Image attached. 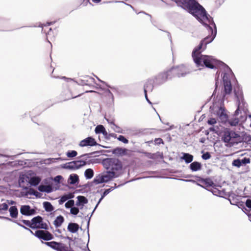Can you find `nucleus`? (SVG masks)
Here are the masks:
<instances>
[{
	"label": "nucleus",
	"instance_id": "nucleus-1",
	"mask_svg": "<svg viewBox=\"0 0 251 251\" xmlns=\"http://www.w3.org/2000/svg\"><path fill=\"white\" fill-rule=\"evenodd\" d=\"M177 3L182 4L184 8L195 16L201 23L205 25L211 30L212 36L207 37L201 41L199 46L195 48L192 52V55L195 63L198 67L203 66L213 69L217 67L218 61L214 59L212 56L204 55L201 54L203 45H206L211 42L215 38L216 34V27L213 20L209 18L205 9L195 0H174ZM205 47L203 49L204 50Z\"/></svg>",
	"mask_w": 251,
	"mask_h": 251
},
{
	"label": "nucleus",
	"instance_id": "nucleus-2",
	"mask_svg": "<svg viewBox=\"0 0 251 251\" xmlns=\"http://www.w3.org/2000/svg\"><path fill=\"white\" fill-rule=\"evenodd\" d=\"M238 101V108L236 110L234 117L229 121V124L232 126L237 125L239 122L244 121L246 119V112L247 111V105L244 101L242 93L239 92L235 93Z\"/></svg>",
	"mask_w": 251,
	"mask_h": 251
},
{
	"label": "nucleus",
	"instance_id": "nucleus-3",
	"mask_svg": "<svg viewBox=\"0 0 251 251\" xmlns=\"http://www.w3.org/2000/svg\"><path fill=\"white\" fill-rule=\"evenodd\" d=\"M103 165L106 169H109L110 172H114L118 177L121 173L122 165L121 162L115 158H107L103 161Z\"/></svg>",
	"mask_w": 251,
	"mask_h": 251
},
{
	"label": "nucleus",
	"instance_id": "nucleus-4",
	"mask_svg": "<svg viewBox=\"0 0 251 251\" xmlns=\"http://www.w3.org/2000/svg\"><path fill=\"white\" fill-rule=\"evenodd\" d=\"M222 139L225 143L232 145L239 141L240 136L234 131L226 129L224 132Z\"/></svg>",
	"mask_w": 251,
	"mask_h": 251
},
{
	"label": "nucleus",
	"instance_id": "nucleus-5",
	"mask_svg": "<svg viewBox=\"0 0 251 251\" xmlns=\"http://www.w3.org/2000/svg\"><path fill=\"white\" fill-rule=\"evenodd\" d=\"M116 176L114 172L108 171L96 176L94 179V182L96 184L107 182L112 178L117 177Z\"/></svg>",
	"mask_w": 251,
	"mask_h": 251
},
{
	"label": "nucleus",
	"instance_id": "nucleus-6",
	"mask_svg": "<svg viewBox=\"0 0 251 251\" xmlns=\"http://www.w3.org/2000/svg\"><path fill=\"white\" fill-rule=\"evenodd\" d=\"M23 227L29 230L32 234H34L36 237L40 239H42L45 240H50L53 239V235L49 232L45 230H37L35 233L30 229L23 226Z\"/></svg>",
	"mask_w": 251,
	"mask_h": 251
},
{
	"label": "nucleus",
	"instance_id": "nucleus-7",
	"mask_svg": "<svg viewBox=\"0 0 251 251\" xmlns=\"http://www.w3.org/2000/svg\"><path fill=\"white\" fill-rule=\"evenodd\" d=\"M30 223H31L32 228H47V224L43 222L42 218L39 216L33 218L30 221Z\"/></svg>",
	"mask_w": 251,
	"mask_h": 251
},
{
	"label": "nucleus",
	"instance_id": "nucleus-8",
	"mask_svg": "<svg viewBox=\"0 0 251 251\" xmlns=\"http://www.w3.org/2000/svg\"><path fill=\"white\" fill-rule=\"evenodd\" d=\"M44 244L57 251H68L67 246L61 243L52 241L45 242Z\"/></svg>",
	"mask_w": 251,
	"mask_h": 251
},
{
	"label": "nucleus",
	"instance_id": "nucleus-9",
	"mask_svg": "<svg viewBox=\"0 0 251 251\" xmlns=\"http://www.w3.org/2000/svg\"><path fill=\"white\" fill-rule=\"evenodd\" d=\"M214 113L219 117L222 122H226L227 120V115L225 112L224 108L222 107H218L214 110Z\"/></svg>",
	"mask_w": 251,
	"mask_h": 251
},
{
	"label": "nucleus",
	"instance_id": "nucleus-10",
	"mask_svg": "<svg viewBox=\"0 0 251 251\" xmlns=\"http://www.w3.org/2000/svg\"><path fill=\"white\" fill-rule=\"evenodd\" d=\"M20 212L24 215L30 216L35 214V210L31 208L29 205H22L20 208Z\"/></svg>",
	"mask_w": 251,
	"mask_h": 251
},
{
	"label": "nucleus",
	"instance_id": "nucleus-11",
	"mask_svg": "<svg viewBox=\"0 0 251 251\" xmlns=\"http://www.w3.org/2000/svg\"><path fill=\"white\" fill-rule=\"evenodd\" d=\"M96 142L94 138L92 137H88L82 140L79 143V146L81 147L87 146H93L96 145Z\"/></svg>",
	"mask_w": 251,
	"mask_h": 251
},
{
	"label": "nucleus",
	"instance_id": "nucleus-12",
	"mask_svg": "<svg viewBox=\"0 0 251 251\" xmlns=\"http://www.w3.org/2000/svg\"><path fill=\"white\" fill-rule=\"evenodd\" d=\"M84 165V162L76 161V162H71L68 164H65L63 168L66 169H77L78 166H82Z\"/></svg>",
	"mask_w": 251,
	"mask_h": 251
},
{
	"label": "nucleus",
	"instance_id": "nucleus-13",
	"mask_svg": "<svg viewBox=\"0 0 251 251\" xmlns=\"http://www.w3.org/2000/svg\"><path fill=\"white\" fill-rule=\"evenodd\" d=\"M225 91L226 94H229L232 90L231 83L226 75L223 76Z\"/></svg>",
	"mask_w": 251,
	"mask_h": 251
},
{
	"label": "nucleus",
	"instance_id": "nucleus-14",
	"mask_svg": "<svg viewBox=\"0 0 251 251\" xmlns=\"http://www.w3.org/2000/svg\"><path fill=\"white\" fill-rule=\"evenodd\" d=\"M77 201L76 202V205L80 207V209L82 208V207L85 204L88 202L87 199L84 196H79L77 197Z\"/></svg>",
	"mask_w": 251,
	"mask_h": 251
},
{
	"label": "nucleus",
	"instance_id": "nucleus-15",
	"mask_svg": "<svg viewBox=\"0 0 251 251\" xmlns=\"http://www.w3.org/2000/svg\"><path fill=\"white\" fill-rule=\"evenodd\" d=\"M128 150L125 148H117L113 151V153L119 156H123L126 155Z\"/></svg>",
	"mask_w": 251,
	"mask_h": 251
},
{
	"label": "nucleus",
	"instance_id": "nucleus-16",
	"mask_svg": "<svg viewBox=\"0 0 251 251\" xmlns=\"http://www.w3.org/2000/svg\"><path fill=\"white\" fill-rule=\"evenodd\" d=\"M26 181L29 182L31 185L33 186L37 185L41 181V178L38 176H32L30 178H27Z\"/></svg>",
	"mask_w": 251,
	"mask_h": 251
},
{
	"label": "nucleus",
	"instance_id": "nucleus-17",
	"mask_svg": "<svg viewBox=\"0 0 251 251\" xmlns=\"http://www.w3.org/2000/svg\"><path fill=\"white\" fill-rule=\"evenodd\" d=\"M78 176L76 174H73L70 175L68 179V182L71 184H75L78 182Z\"/></svg>",
	"mask_w": 251,
	"mask_h": 251
},
{
	"label": "nucleus",
	"instance_id": "nucleus-18",
	"mask_svg": "<svg viewBox=\"0 0 251 251\" xmlns=\"http://www.w3.org/2000/svg\"><path fill=\"white\" fill-rule=\"evenodd\" d=\"M32 174V172L29 171L26 174L21 175L19 180L20 185H22V183L26 182V179H28V176H31Z\"/></svg>",
	"mask_w": 251,
	"mask_h": 251
},
{
	"label": "nucleus",
	"instance_id": "nucleus-19",
	"mask_svg": "<svg viewBox=\"0 0 251 251\" xmlns=\"http://www.w3.org/2000/svg\"><path fill=\"white\" fill-rule=\"evenodd\" d=\"M201 164L198 162H194L191 163L190 165L191 170L193 171H198L201 169Z\"/></svg>",
	"mask_w": 251,
	"mask_h": 251
},
{
	"label": "nucleus",
	"instance_id": "nucleus-20",
	"mask_svg": "<svg viewBox=\"0 0 251 251\" xmlns=\"http://www.w3.org/2000/svg\"><path fill=\"white\" fill-rule=\"evenodd\" d=\"M78 228V225L75 223H70L68 226V230L72 233L77 232Z\"/></svg>",
	"mask_w": 251,
	"mask_h": 251
},
{
	"label": "nucleus",
	"instance_id": "nucleus-21",
	"mask_svg": "<svg viewBox=\"0 0 251 251\" xmlns=\"http://www.w3.org/2000/svg\"><path fill=\"white\" fill-rule=\"evenodd\" d=\"M9 212L10 216L13 218H16L18 216V209L15 206H13L10 207Z\"/></svg>",
	"mask_w": 251,
	"mask_h": 251
},
{
	"label": "nucleus",
	"instance_id": "nucleus-22",
	"mask_svg": "<svg viewBox=\"0 0 251 251\" xmlns=\"http://www.w3.org/2000/svg\"><path fill=\"white\" fill-rule=\"evenodd\" d=\"M74 195L72 193H69L68 194L65 195L61 197L59 201V203L60 204H62L68 200L72 199Z\"/></svg>",
	"mask_w": 251,
	"mask_h": 251
},
{
	"label": "nucleus",
	"instance_id": "nucleus-23",
	"mask_svg": "<svg viewBox=\"0 0 251 251\" xmlns=\"http://www.w3.org/2000/svg\"><path fill=\"white\" fill-rule=\"evenodd\" d=\"M38 190L41 192L50 193L52 191V187L49 185H40Z\"/></svg>",
	"mask_w": 251,
	"mask_h": 251
},
{
	"label": "nucleus",
	"instance_id": "nucleus-24",
	"mask_svg": "<svg viewBox=\"0 0 251 251\" xmlns=\"http://www.w3.org/2000/svg\"><path fill=\"white\" fill-rule=\"evenodd\" d=\"M95 132L96 133H102L103 135H106L107 132L104 126L102 125H99L95 128Z\"/></svg>",
	"mask_w": 251,
	"mask_h": 251
},
{
	"label": "nucleus",
	"instance_id": "nucleus-25",
	"mask_svg": "<svg viewBox=\"0 0 251 251\" xmlns=\"http://www.w3.org/2000/svg\"><path fill=\"white\" fill-rule=\"evenodd\" d=\"M64 222V218L62 216H58L54 221V225L56 227L60 226Z\"/></svg>",
	"mask_w": 251,
	"mask_h": 251
},
{
	"label": "nucleus",
	"instance_id": "nucleus-26",
	"mask_svg": "<svg viewBox=\"0 0 251 251\" xmlns=\"http://www.w3.org/2000/svg\"><path fill=\"white\" fill-rule=\"evenodd\" d=\"M181 158L184 159L186 163H189L192 161L193 156L189 153H184Z\"/></svg>",
	"mask_w": 251,
	"mask_h": 251
},
{
	"label": "nucleus",
	"instance_id": "nucleus-27",
	"mask_svg": "<svg viewBox=\"0 0 251 251\" xmlns=\"http://www.w3.org/2000/svg\"><path fill=\"white\" fill-rule=\"evenodd\" d=\"M44 207L45 210L48 212H51L53 210V207L49 202L46 201L43 203Z\"/></svg>",
	"mask_w": 251,
	"mask_h": 251
},
{
	"label": "nucleus",
	"instance_id": "nucleus-28",
	"mask_svg": "<svg viewBox=\"0 0 251 251\" xmlns=\"http://www.w3.org/2000/svg\"><path fill=\"white\" fill-rule=\"evenodd\" d=\"M94 176V172L91 169H88L85 172V176L87 179L91 178Z\"/></svg>",
	"mask_w": 251,
	"mask_h": 251
},
{
	"label": "nucleus",
	"instance_id": "nucleus-29",
	"mask_svg": "<svg viewBox=\"0 0 251 251\" xmlns=\"http://www.w3.org/2000/svg\"><path fill=\"white\" fill-rule=\"evenodd\" d=\"M77 153L75 151H70L66 153V155L68 157L72 158L75 157L77 155Z\"/></svg>",
	"mask_w": 251,
	"mask_h": 251
},
{
	"label": "nucleus",
	"instance_id": "nucleus-30",
	"mask_svg": "<svg viewBox=\"0 0 251 251\" xmlns=\"http://www.w3.org/2000/svg\"><path fill=\"white\" fill-rule=\"evenodd\" d=\"M109 192V189H107V190H106L103 194V195L102 196L101 198L100 199V200H99L98 203H97V204L96 205V207H95L94 209L93 210L91 215V216L92 215L93 213H94V211L95 210V209H96V208L97 207L98 204L100 203V201L102 200V199L106 195H107Z\"/></svg>",
	"mask_w": 251,
	"mask_h": 251
},
{
	"label": "nucleus",
	"instance_id": "nucleus-31",
	"mask_svg": "<svg viewBox=\"0 0 251 251\" xmlns=\"http://www.w3.org/2000/svg\"><path fill=\"white\" fill-rule=\"evenodd\" d=\"M74 204H75L74 201L71 200H69V201H68L65 203V205L67 208H71L72 207H74Z\"/></svg>",
	"mask_w": 251,
	"mask_h": 251
},
{
	"label": "nucleus",
	"instance_id": "nucleus-32",
	"mask_svg": "<svg viewBox=\"0 0 251 251\" xmlns=\"http://www.w3.org/2000/svg\"><path fill=\"white\" fill-rule=\"evenodd\" d=\"M8 209V204L6 202L0 204V212L2 211H6Z\"/></svg>",
	"mask_w": 251,
	"mask_h": 251
},
{
	"label": "nucleus",
	"instance_id": "nucleus-33",
	"mask_svg": "<svg viewBox=\"0 0 251 251\" xmlns=\"http://www.w3.org/2000/svg\"><path fill=\"white\" fill-rule=\"evenodd\" d=\"M70 212L73 215H76L79 212V209L76 207H73L70 209Z\"/></svg>",
	"mask_w": 251,
	"mask_h": 251
},
{
	"label": "nucleus",
	"instance_id": "nucleus-34",
	"mask_svg": "<svg viewBox=\"0 0 251 251\" xmlns=\"http://www.w3.org/2000/svg\"><path fill=\"white\" fill-rule=\"evenodd\" d=\"M118 139L123 142L125 144H127L128 143V141L127 139H126L124 136H122V135H120L118 137Z\"/></svg>",
	"mask_w": 251,
	"mask_h": 251
},
{
	"label": "nucleus",
	"instance_id": "nucleus-35",
	"mask_svg": "<svg viewBox=\"0 0 251 251\" xmlns=\"http://www.w3.org/2000/svg\"><path fill=\"white\" fill-rule=\"evenodd\" d=\"M217 123V121L215 118H210L208 121L207 123L210 125H214Z\"/></svg>",
	"mask_w": 251,
	"mask_h": 251
},
{
	"label": "nucleus",
	"instance_id": "nucleus-36",
	"mask_svg": "<svg viewBox=\"0 0 251 251\" xmlns=\"http://www.w3.org/2000/svg\"><path fill=\"white\" fill-rule=\"evenodd\" d=\"M240 161H241L242 165H245L246 164L250 163V159L249 158H244L242 159H240Z\"/></svg>",
	"mask_w": 251,
	"mask_h": 251
},
{
	"label": "nucleus",
	"instance_id": "nucleus-37",
	"mask_svg": "<svg viewBox=\"0 0 251 251\" xmlns=\"http://www.w3.org/2000/svg\"><path fill=\"white\" fill-rule=\"evenodd\" d=\"M233 165L235 166H237V167H240V166H242V164H241L240 159H237V160H234L233 162Z\"/></svg>",
	"mask_w": 251,
	"mask_h": 251
},
{
	"label": "nucleus",
	"instance_id": "nucleus-38",
	"mask_svg": "<svg viewBox=\"0 0 251 251\" xmlns=\"http://www.w3.org/2000/svg\"><path fill=\"white\" fill-rule=\"evenodd\" d=\"M210 156H211L208 152H206L202 155V158L204 160H206L209 159Z\"/></svg>",
	"mask_w": 251,
	"mask_h": 251
},
{
	"label": "nucleus",
	"instance_id": "nucleus-39",
	"mask_svg": "<svg viewBox=\"0 0 251 251\" xmlns=\"http://www.w3.org/2000/svg\"><path fill=\"white\" fill-rule=\"evenodd\" d=\"M50 161V163H54L56 162V160H63L61 158H50L48 159Z\"/></svg>",
	"mask_w": 251,
	"mask_h": 251
},
{
	"label": "nucleus",
	"instance_id": "nucleus-40",
	"mask_svg": "<svg viewBox=\"0 0 251 251\" xmlns=\"http://www.w3.org/2000/svg\"><path fill=\"white\" fill-rule=\"evenodd\" d=\"M63 179V177L61 176H55L54 178V180L55 182H59L61 179Z\"/></svg>",
	"mask_w": 251,
	"mask_h": 251
},
{
	"label": "nucleus",
	"instance_id": "nucleus-41",
	"mask_svg": "<svg viewBox=\"0 0 251 251\" xmlns=\"http://www.w3.org/2000/svg\"><path fill=\"white\" fill-rule=\"evenodd\" d=\"M30 192L31 194L36 196V197H40V194L38 192L34 190H30Z\"/></svg>",
	"mask_w": 251,
	"mask_h": 251
},
{
	"label": "nucleus",
	"instance_id": "nucleus-42",
	"mask_svg": "<svg viewBox=\"0 0 251 251\" xmlns=\"http://www.w3.org/2000/svg\"><path fill=\"white\" fill-rule=\"evenodd\" d=\"M30 192L31 194L36 196V197H40V194L38 192L34 190H30Z\"/></svg>",
	"mask_w": 251,
	"mask_h": 251
},
{
	"label": "nucleus",
	"instance_id": "nucleus-43",
	"mask_svg": "<svg viewBox=\"0 0 251 251\" xmlns=\"http://www.w3.org/2000/svg\"><path fill=\"white\" fill-rule=\"evenodd\" d=\"M22 222L25 225L29 226L31 228V223H30V221L23 220Z\"/></svg>",
	"mask_w": 251,
	"mask_h": 251
},
{
	"label": "nucleus",
	"instance_id": "nucleus-44",
	"mask_svg": "<svg viewBox=\"0 0 251 251\" xmlns=\"http://www.w3.org/2000/svg\"><path fill=\"white\" fill-rule=\"evenodd\" d=\"M204 184L207 186H211L213 184V182L208 179H206L204 181Z\"/></svg>",
	"mask_w": 251,
	"mask_h": 251
},
{
	"label": "nucleus",
	"instance_id": "nucleus-45",
	"mask_svg": "<svg viewBox=\"0 0 251 251\" xmlns=\"http://www.w3.org/2000/svg\"><path fill=\"white\" fill-rule=\"evenodd\" d=\"M5 202L6 204H8V207L10 205H13V204H15L16 203L15 201H12V200H7V201H6Z\"/></svg>",
	"mask_w": 251,
	"mask_h": 251
},
{
	"label": "nucleus",
	"instance_id": "nucleus-46",
	"mask_svg": "<svg viewBox=\"0 0 251 251\" xmlns=\"http://www.w3.org/2000/svg\"><path fill=\"white\" fill-rule=\"evenodd\" d=\"M246 205L248 207L251 208V200H247V201L246 202Z\"/></svg>",
	"mask_w": 251,
	"mask_h": 251
},
{
	"label": "nucleus",
	"instance_id": "nucleus-47",
	"mask_svg": "<svg viewBox=\"0 0 251 251\" xmlns=\"http://www.w3.org/2000/svg\"><path fill=\"white\" fill-rule=\"evenodd\" d=\"M147 84H146L144 86V92H145V97H146V99L148 101H149V100L148 99V98L147 97Z\"/></svg>",
	"mask_w": 251,
	"mask_h": 251
},
{
	"label": "nucleus",
	"instance_id": "nucleus-48",
	"mask_svg": "<svg viewBox=\"0 0 251 251\" xmlns=\"http://www.w3.org/2000/svg\"><path fill=\"white\" fill-rule=\"evenodd\" d=\"M115 131L119 133H123V131L119 127H116V128L114 129Z\"/></svg>",
	"mask_w": 251,
	"mask_h": 251
},
{
	"label": "nucleus",
	"instance_id": "nucleus-49",
	"mask_svg": "<svg viewBox=\"0 0 251 251\" xmlns=\"http://www.w3.org/2000/svg\"><path fill=\"white\" fill-rule=\"evenodd\" d=\"M155 142L156 143H160L161 142H162V139H157L155 140Z\"/></svg>",
	"mask_w": 251,
	"mask_h": 251
},
{
	"label": "nucleus",
	"instance_id": "nucleus-50",
	"mask_svg": "<svg viewBox=\"0 0 251 251\" xmlns=\"http://www.w3.org/2000/svg\"><path fill=\"white\" fill-rule=\"evenodd\" d=\"M101 0H92L93 2L95 3H99L100 2Z\"/></svg>",
	"mask_w": 251,
	"mask_h": 251
},
{
	"label": "nucleus",
	"instance_id": "nucleus-51",
	"mask_svg": "<svg viewBox=\"0 0 251 251\" xmlns=\"http://www.w3.org/2000/svg\"><path fill=\"white\" fill-rule=\"evenodd\" d=\"M186 74V73H185V74H183V73H182V74H181V75H180V74H178V76H183V75H185Z\"/></svg>",
	"mask_w": 251,
	"mask_h": 251
},
{
	"label": "nucleus",
	"instance_id": "nucleus-52",
	"mask_svg": "<svg viewBox=\"0 0 251 251\" xmlns=\"http://www.w3.org/2000/svg\"><path fill=\"white\" fill-rule=\"evenodd\" d=\"M184 69H185V68H184V66H182L180 67V69L181 70H184Z\"/></svg>",
	"mask_w": 251,
	"mask_h": 251
},
{
	"label": "nucleus",
	"instance_id": "nucleus-53",
	"mask_svg": "<svg viewBox=\"0 0 251 251\" xmlns=\"http://www.w3.org/2000/svg\"><path fill=\"white\" fill-rule=\"evenodd\" d=\"M209 129L211 130V131H214L215 130V129L214 128V127H210L209 128Z\"/></svg>",
	"mask_w": 251,
	"mask_h": 251
},
{
	"label": "nucleus",
	"instance_id": "nucleus-54",
	"mask_svg": "<svg viewBox=\"0 0 251 251\" xmlns=\"http://www.w3.org/2000/svg\"><path fill=\"white\" fill-rule=\"evenodd\" d=\"M77 97V96H72V97H71V98H76V97Z\"/></svg>",
	"mask_w": 251,
	"mask_h": 251
},
{
	"label": "nucleus",
	"instance_id": "nucleus-55",
	"mask_svg": "<svg viewBox=\"0 0 251 251\" xmlns=\"http://www.w3.org/2000/svg\"><path fill=\"white\" fill-rule=\"evenodd\" d=\"M108 93H109L111 95H112V93L110 92V91H108Z\"/></svg>",
	"mask_w": 251,
	"mask_h": 251
},
{
	"label": "nucleus",
	"instance_id": "nucleus-56",
	"mask_svg": "<svg viewBox=\"0 0 251 251\" xmlns=\"http://www.w3.org/2000/svg\"><path fill=\"white\" fill-rule=\"evenodd\" d=\"M148 102L150 104H151V102L149 100V101H148Z\"/></svg>",
	"mask_w": 251,
	"mask_h": 251
},
{
	"label": "nucleus",
	"instance_id": "nucleus-57",
	"mask_svg": "<svg viewBox=\"0 0 251 251\" xmlns=\"http://www.w3.org/2000/svg\"><path fill=\"white\" fill-rule=\"evenodd\" d=\"M74 251L70 250V251Z\"/></svg>",
	"mask_w": 251,
	"mask_h": 251
}]
</instances>
